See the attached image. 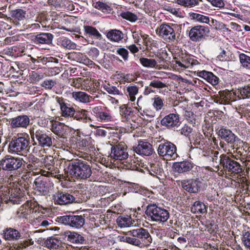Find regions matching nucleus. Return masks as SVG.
I'll return each instance as SVG.
<instances>
[{"instance_id": "4", "label": "nucleus", "mask_w": 250, "mask_h": 250, "mask_svg": "<svg viewBox=\"0 0 250 250\" xmlns=\"http://www.w3.org/2000/svg\"><path fill=\"white\" fill-rule=\"evenodd\" d=\"M219 165L226 173L238 174L243 171L242 167L235 160L233 155L230 156L226 154H221L219 157Z\"/></svg>"}, {"instance_id": "52", "label": "nucleus", "mask_w": 250, "mask_h": 250, "mask_svg": "<svg viewBox=\"0 0 250 250\" xmlns=\"http://www.w3.org/2000/svg\"><path fill=\"white\" fill-rule=\"evenodd\" d=\"M127 96L129 97V100L133 102L135 100V95L138 92V88L136 85L128 86L126 88Z\"/></svg>"}, {"instance_id": "47", "label": "nucleus", "mask_w": 250, "mask_h": 250, "mask_svg": "<svg viewBox=\"0 0 250 250\" xmlns=\"http://www.w3.org/2000/svg\"><path fill=\"white\" fill-rule=\"evenodd\" d=\"M139 61L141 64L146 67L153 68L157 66V62L154 59L142 57Z\"/></svg>"}, {"instance_id": "21", "label": "nucleus", "mask_w": 250, "mask_h": 250, "mask_svg": "<svg viewBox=\"0 0 250 250\" xmlns=\"http://www.w3.org/2000/svg\"><path fill=\"white\" fill-rule=\"evenodd\" d=\"M181 124L179 115L178 114L170 113L166 116L161 121L162 125L169 129H174Z\"/></svg>"}, {"instance_id": "38", "label": "nucleus", "mask_w": 250, "mask_h": 250, "mask_svg": "<svg viewBox=\"0 0 250 250\" xmlns=\"http://www.w3.org/2000/svg\"><path fill=\"white\" fill-rule=\"evenodd\" d=\"M235 94L238 95L239 99L250 98V83L238 88Z\"/></svg>"}, {"instance_id": "18", "label": "nucleus", "mask_w": 250, "mask_h": 250, "mask_svg": "<svg viewBox=\"0 0 250 250\" xmlns=\"http://www.w3.org/2000/svg\"><path fill=\"white\" fill-rule=\"evenodd\" d=\"M62 240H66L74 244H85L86 239L84 236L77 232L66 230L61 233Z\"/></svg>"}, {"instance_id": "29", "label": "nucleus", "mask_w": 250, "mask_h": 250, "mask_svg": "<svg viewBox=\"0 0 250 250\" xmlns=\"http://www.w3.org/2000/svg\"><path fill=\"white\" fill-rule=\"evenodd\" d=\"M197 74L198 76L205 79L212 85H217L219 83V78L211 72L205 70L198 71Z\"/></svg>"}, {"instance_id": "49", "label": "nucleus", "mask_w": 250, "mask_h": 250, "mask_svg": "<svg viewBox=\"0 0 250 250\" xmlns=\"http://www.w3.org/2000/svg\"><path fill=\"white\" fill-rule=\"evenodd\" d=\"M42 63L46 66L47 69H50L58 63V59L52 57L43 58L42 59Z\"/></svg>"}, {"instance_id": "41", "label": "nucleus", "mask_w": 250, "mask_h": 250, "mask_svg": "<svg viewBox=\"0 0 250 250\" xmlns=\"http://www.w3.org/2000/svg\"><path fill=\"white\" fill-rule=\"evenodd\" d=\"M191 211L195 213L203 214L207 212V207L202 202L196 201L191 207Z\"/></svg>"}, {"instance_id": "46", "label": "nucleus", "mask_w": 250, "mask_h": 250, "mask_svg": "<svg viewBox=\"0 0 250 250\" xmlns=\"http://www.w3.org/2000/svg\"><path fill=\"white\" fill-rule=\"evenodd\" d=\"M134 111L131 107H128L126 104H123L120 107V114L127 120L133 115Z\"/></svg>"}, {"instance_id": "8", "label": "nucleus", "mask_w": 250, "mask_h": 250, "mask_svg": "<svg viewBox=\"0 0 250 250\" xmlns=\"http://www.w3.org/2000/svg\"><path fill=\"white\" fill-rule=\"evenodd\" d=\"M29 137L27 133L18 134L14 136L10 142L8 147L9 151L18 154L26 150L29 146Z\"/></svg>"}, {"instance_id": "3", "label": "nucleus", "mask_w": 250, "mask_h": 250, "mask_svg": "<svg viewBox=\"0 0 250 250\" xmlns=\"http://www.w3.org/2000/svg\"><path fill=\"white\" fill-rule=\"evenodd\" d=\"M181 28L176 24L162 23L157 29L158 34L167 42H174L179 39Z\"/></svg>"}, {"instance_id": "22", "label": "nucleus", "mask_w": 250, "mask_h": 250, "mask_svg": "<svg viewBox=\"0 0 250 250\" xmlns=\"http://www.w3.org/2000/svg\"><path fill=\"white\" fill-rule=\"evenodd\" d=\"M234 93L228 90L220 91L214 95V101L218 104H227L233 100Z\"/></svg>"}, {"instance_id": "20", "label": "nucleus", "mask_w": 250, "mask_h": 250, "mask_svg": "<svg viewBox=\"0 0 250 250\" xmlns=\"http://www.w3.org/2000/svg\"><path fill=\"white\" fill-rule=\"evenodd\" d=\"M194 164L190 160H185L183 161L174 162L172 165L174 172L179 174L188 173L194 167Z\"/></svg>"}, {"instance_id": "25", "label": "nucleus", "mask_w": 250, "mask_h": 250, "mask_svg": "<svg viewBox=\"0 0 250 250\" xmlns=\"http://www.w3.org/2000/svg\"><path fill=\"white\" fill-rule=\"evenodd\" d=\"M62 236H61V233L49 237L44 241L42 246L49 249H59L60 247H62Z\"/></svg>"}, {"instance_id": "59", "label": "nucleus", "mask_w": 250, "mask_h": 250, "mask_svg": "<svg viewBox=\"0 0 250 250\" xmlns=\"http://www.w3.org/2000/svg\"><path fill=\"white\" fill-rule=\"evenodd\" d=\"M153 106L154 108L157 111L161 110L164 105V100L157 95L153 98Z\"/></svg>"}, {"instance_id": "14", "label": "nucleus", "mask_w": 250, "mask_h": 250, "mask_svg": "<svg viewBox=\"0 0 250 250\" xmlns=\"http://www.w3.org/2000/svg\"><path fill=\"white\" fill-rule=\"evenodd\" d=\"M182 188L190 193H197L203 188L204 184L199 178L189 179L181 181Z\"/></svg>"}, {"instance_id": "6", "label": "nucleus", "mask_w": 250, "mask_h": 250, "mask_svg": "<svg viewBox=\"0 0 250 250\" xmlns=\"http://www.w3.org/2000/svg\"><path fill=\"white\" fill-rule=\"evenodd\" d=\"M57 221L65 225H68L75 229H80L85 225L84 215L75 214L74 212L68 215L59 216L57 218Z\"/></svg>"}, {"instance_id": "9", "label": "nucleus", "mask_w": 250, "mask_h": 250, "mask_svg": "<svg viewBox=\"0 0 250 250\" xmlns=\"http://www.w3.org/2000/svg\"><path fill=\"white\" fill-rule=\"evenodd\" d=\"M30 134L34 145H38L43 147L52 146V138L45 131L33 128L30 130Z\"/></svg>"}, {"instance_id": "31", "label": "nucleus", "mask_w": 250, "mask_h": 250, "mask_svg": "<svg viewBox=\"0 0 250 250\" xmlns=\"http://www.w3.org/2000/svg\"><path fill=\"white\" fill-rule=\"evenodd\" d=\"M69 128L68 126L63 123L56 121L52 125V131L59 136L65 137L69 132Z\"/></svg>"}, {"instance_id": "15", "label": "nucleus", "mask_w": 250, "mask_h": 250, "mask_svg": "<svg viewBox=\"0 0 250 250\" xmlns=\"http://www.w3.org/2000/svg\"><path fill=\"white\" fill-rule=\"evenodd\" d=\"M126 150L127 147L125 144H118L112 146L110 156L113 159L123 162L128 159V154Z\"/></svg>"}, {"instance_id": "61", "label": "nucleus", "mask_w": 250, "mask_h": 250, "mask_svg": "<svg viewBox=\"0 0 250 250\" xmlns=\"http://www.w3.org/2000/svg\"><path fill=\"white\" fill-rule=\"evenodd\" d=\"M181 133L182 135L188 137L189 139L193 133V128L187 125H185L181 129Z\"/></svg>"}, {"instance_id": "32", "label": "nucleus", "mask_w": 250, "mask_h": 250, "mask_svg": "<svg viewBox=\"0 0 250 250\" xmlns=\"http://www.w3.org/2000/svg\"><path fill=\"white\" fill-rule=\"evenodd\" d=\"M60 141L62 142V146L61 147L64 150L70 152L74 149H77V138L76 137L73 136L70 137L68 140L65 137H62L60 140Z\"/></svg>"}, {"instance_id": "16", "label": "nucleus", "mask_w": 250, "mask_h": 250, "mask_svg": "<svg viewBox=\"0 0 250 250\" xmlns=\"http://www.w3.org/2000/svg\"><path fill=\"white\" fill-rule=\"evenodd\" d=\"M9 124L12 129L26 128L29 125V117L25 114L17 115L9 119Z\"/></svg>"}, {"instance_id": "48", "label": "nucleus", "mask_w": 250, "mask_h": 250, "mask_svg": "<svg viewBox=\"0 0 250 250\" xmlns=\"http://www.w3.org/2000/svg\"><path fill=\"white\" fill-rule=\"evenodd\" d=\"M77 145V149H81L82 150H85L86 149L87 146L89 144V139L88 138H81L80 136L76 137Z\"/></svg>"}, {"instance_id": "5", "label": "nucleus", "mask_w": 250, "mask_h": 250, "mask_svg": "<svg viewBox=\"0 0 250 250\" xmlns=\"http://www.w3.org/2000/svg\"><path fill=\"white\" fill-rule=\"evenodd\" d=\"M145 213L151 220L156 222H165L169 217V213L167 209L158 207L155 204H149L146 207Z\"/></svg>"}, {"instance_id": "55", "label": "nucleus", "mask_w": 250, "mask_h": 250, "mask_svg": "<svg viewBox=\"0 0 250 250\" xmlns=\"http://www.w3.org/2000/svg\"><path fill=\"white\" fill-rule=\"evenodd\" d=\"M117 54L120 56L125 62H127L129 60V51L124 47L118 48L116 50Z\"/></svg>"}, {"instance_id": "54", "label": "nucleus", "mask_w": 250, "mask_h": 250, "mask_svg": "<svg viewBox=\"0 0 250 250\" xmlns=\"http://www.w3.org/2000/svg\"><path fill=\"white\" fill-rule=\"evenodd\" d=\"M239 60L244 67L250 69V57L242 53L239 55Z\"/></svg>"}, {"instance_id": "2", "label": "nucleus", "mask_w": 250, "mask_h": 250, "mask_svg": "<svg viewBox=\"0 0 250 250\" xmlns=\"http://www.w3.org/2000/svg\"><path fill=\"white\" fill-rule=\"evenodd\" d=\"M149 238L151 239L148 230L143 228H140L128 231L125 235L122 236L120 239L122 241L141 247L144 244L140 239L149 241Z\"/></svg>"}, {"instance_id": "53", "label": "nucleus", "mask_w": 250, "mask_h": 250, "mask_svg": "<svg viewBox=\"0 0 250 250\" xmlns=\"http://www.w3.org/2000/svg\"><path fill=\"white\" fill-rule=\"evenodd\" d=\"M120 15L123 19L128 20L131 22H135L138 19L136 15L129 11L122 12L120 13Z\"/></svg>"}, {"instance_id": "19", "label": "nucleus", "mask_w": 250, "mask_h": 250, "mask_svg": "<svg viewBox=\"0 0 250 250\" xmlns=\"http://www.w3.org/2000/svg\"><path fill=\"white\" fill-rule=\"evenodd\" d=\"M90 116L99 122H107L110 120L111 117L110 113L106 109L101 106H98L92 108L90 112Z\"/></svg>"}, {"instance_id": "11", "label": "nucleus", "mask_w": 250, "mask_h": 250, "mask_svg": "<svg viewBox=\"0 0 250 250\" xmlns=\"http://www.w3.org/2000/svg\"><path fill=\"white\" fill-rule=\"evenodd\" d=\"M216 133L219 138L230 145L232 149H234L242 143L241 140L231 130L224 126H222L219 129H216Z\"/></svg>"}, {"instance_id": "26", "label": "nucleus", "mask_w": 250, "mask_h": 250, "mask_svg": "<svg viewBox=\"0 0 250 250\" xmlns=\"http://www.w3.org/2000/svg\"><path fill=\"white\" fill-rule=\"evenodd\" d=\"M124 183L125 187L126 188L128 192L139 193L146 196L149 194L148 190L138 184L129 182H125Z\"/></svg>"}, {"instance_id": "34", "label": "nucleus", "mask_w": 250, "mask_h": 250, "mask_svg": "<svg viewBox=\"0 0 250 250\" xmlns=\"http://www.w3.org/2000/svg\"><path fill=\"white\" fill-rule=\"evenodd\" d=\"M83 28L84 35L86 38L89 37L100 40L102 39V35L95 27L90 25H84Z\"/></svg>"}, {"instance_id": "42", "label": "nucleus", "mask_w": 250, "mask_h": 250, "mask_svg": "<svg viewBox=\"0 0 250 250\" xmlns=\"http://www.w3.org/2000/svg\"><path fill=\"white\" fill-rule=\"evenodd\" d=\"M122 164V167L125 169L136 171H139L140 169L142 170L137 166V164H136L134 160L132 161L131 157L129 158V160L127 159L125 161H123Z\"/></svg>"}, {"instance_id": "64", "label": "nucleus", "mask_w": 250, "mask_h": 250, "mask_svg": "<svg viewBox=\"0 0 250 250\" xmlns=\"http://www.w3.org/2000/svg\"><path fill=\"white\" fill-rule=\"evenodd\" d=\"M29 78L30 83H32L39 82L42 79L41 75L35 71L30 73Z\"/></svg>"}, {"instance_id": "58", "label": "nucleus", "mask_w": 250, "mask_h": 250, "mask_svg": "<svg viewBox=\"0 0 250 250\" xmlns=\"http://www.w3.org/2000/svg\"><path fill=\"white\" fill-rule=\"evenodd\" d=\"M9 49L11 50L10 51L12 56H22L23 54L24 55L25 54L24 49H23L22 47L20 46H13Z\"/></svg>"}, {"instance_id": "43", "label": "nucleus", "mask_w": 250, "mask_h": 250, "mask_svg": "<svg viewBox=\"0 0 250 250\" xmlns=\"http://www.w3.org/2000/svg\"><path fill=\"white\" fill-rule=\"evenodd\" d=\"M94 7L105 14H110L113 10L110 5L100 1H97L94 3Z\"/></svg>"}, {"instance_id": "1", "label": "nucleus", "mask_w": 250, "mask_h": 250, "mask_svg": "<svg viewBox=\"0 0 250 250\" xmlns=\"http://www.w3.org/2000/svg\"><path fill=\"white\" fill-rule=\"evenodd\" d=\"M65 173L72 178L86 179L92 174V170L88 163L82 159H74L69 161L64 168Z\"/></svg>"}, {"instance_id": "63", "label": "nucleus", "mask_w": 250, "mask_h": 250, "mask_svg": "<svg viewBox=\"0 0 250 250\" xmlns=\"http://www.w3.org/2000/svg\"><path fill=\"white\" fill-rule=\"evenodd\" d=\"M62 70V67L54 66L49 69H47L45 72L47 73L49 76H53L60 73Z\"/></svg>"}, {"instance_id": "60", "label": "nucleus", "mask_w": 250, "mask_h": 250, "mask_svg": "<svg viewBox=\"0 0 250 250\" xmlns=\"http://www.w3.org/2000/svg\"><path fill=\"white\" fill-rule=\"evenodd\" d=\"M242 240L244 246L250 250V230L243 231Z\"/></svg>"}, {"instance_id": "24", "label": "nucleus", "mask_w": 250, "mask_h": 250, "mask_svg": "<svg viewBox=\"0 0 250 250\" xmlns=\"http://www.w3.org/2000/svg\"><path fill=\"white\" fill-rule=\"evenodd\" d=\"M56 99L60 106L62 115L65 117H70L72 113H74V108L72 105L62 97H57Z\"/></svg>"}, {"instance_id": "7", "label": "nucleus", "mask_w": 250, "mask_h": 250, "mask_svg": "<svg viewBox=\"0 0 250 250\" xmlns=\"http://www.w3.org/2000/svg\"><path fill=\"white\" fill-rule=\"evenodd\" d=\"M54 184L51 179L45 176L40 175L33 182V189L39 195H47L52 190Z\"/></svg>"}, {"instance_id": "51", "label": "nucleus", "mask_w": 250, "mask_h": 250, "mask_svg": "<svg viewBox=\"0 0 250 250\" xmlns=\"http://www.w3.org/2000/svg\"><path fill=\"white\" fill-rule=\"evenodd\" d=\"M23 198V196L21 195L20 193L16 192L15 190L14 192L12 191L9 196V200L13 204H20Z\"/></svg>"}, {"instance_id": "12", "label": "nucleus", "mask_w": 250, "mask_h": 250, "mask_svg": "<svg viewBox=\"0 0 250 250\" xmlns=\"http://www.w3.org/2000/svg\"><path fill=\"white\" fill-rule=\"evenodd\" d=\"M176 146L170 142L167 141L159 145L158 153L167 160H174L178 157Z\"/></svg>"}, {"instance_id": "50", "label": "nucleus", "mask_w": 250, "mask_h": 250, "mask_svg": "<svg viewBox=\"0 0 250 250\" xmlns=\"http://www.w3.org/2000/svg\"><path fill=\"white\" fill-rule=\"evenodd\" d=\"M20 182L21 188H23L25 190H27L29 187H30V185L32 183V179L29 174H25L22 176Z\"/></svg>"}, {"instance_id": "57", "label": "nucleus", "mask_w": 250, "mask_h": 250, "mask_svg": "<svg viewBox=\"0 0 250 250\" xmlns=\"http://www.w3.org/2000/svg\"><path fill=\"white\" fill-rule=\"evenodd\" d=\"M104 89L106 90L109 94L112 95H122L120 91L115 86H113L109 83L107 84L102 85Z\"/></svg>"}, {"instance_id": "33", "label": "nucleus", "mask_w": 250, "mask_h": 250, "mask_svg": "<svg viewBox=\"0 0 250 250\" xmlns=\"http://www.w3.org/2000/svg\"><path fill=\"white\" fill-rule=\"evenodd\" d=\"M3 237L5 240L9 241L18 240L22 238L21 232L12 228H8L3 230Z\"/></svg>"}, {"instance_id": "28", "label": "nucleus", "mask_w": 250, "mask_h": 250, "mask_svg": "<svg viewBox=\"0 0 250 250\" xmlns=\"http://www.w3.org/2000/svg\"><path fill=\"white\" fill-rule=\"evenodd\" d=\"M26 15V11L21 9H15L10 12L12 20L16 26L21 25L23 23V21L25 19Z\"/></svg>"}, {"instance_id": "35", "label": "nucleus", "mask_w": 250, "mask_h": 250, "mask_svg": "<svg viewBox=\"0 0 250 250\" xmlns=\"http://www.w3.org/2000/svg\"><path fill=\"white\" fill-rule=\"evenodd\" d=\"M106 37L111 41L119 42L124 38L123 32L117 29H110L106 32Z\"/></svg>"}, {"instance_id": "27", "label": "nucleus", "mask_w": 250, "mask_h": 250, "mask_svg": "<svg viewBox=\"0 0 250 250\" xmlns=\"http://www.w3.org/2000/svg\"><path fill=\"white\" fill-rule=\"evenodd\" d=\"M188 140L190 143H193L196 148L204 147L207 145L206 139L199 132L193 131Z\"/></svg>"}, {"instance_id": "13", "label": "nucleus", "mask_w": 250, "mask_h": 250, "mask_svg": "<svg viewBox=\"0 0 250 250\" xmlns=\"http://www.w3.org/2000/svg\"><path fill=\"white\" fill-rule=\"evenodd\" d=\"M209 32L208 26L197 25L191 28L188 33V37L192 42H201L208 36Z\"/></svg>"}, {"instance_id": "44", "label": "nucleus", "mask_w": 250, "mask_h": 250, "mask_svg": "<svg viewBox=\"0 0 250 250\" xmlns=\"http://www.w3.org/2000/svg\"><path fill=\"white\" fill-rule=\"evenodd\" d=\"M191 61H193V58L189 55H186L182 58L181 61H176V63L180 67L187 68L191 67Z\"/></svg>"}, {"instance_id": "40", "label": "nucleus", "mask_w": 250, "mask_h": 250, "mask_svg": "<svg viewBox=\"0 0 250 250\" xmlns=\"http://www.w3.org/2000/svg\"><path fill=\"white\" fill-rule=\"evenodd\" d=\"M116 222L121 228L128 227L133 224L131 216L128 215L119 216L116 220Z\"/></svg>"}, {"instance_id": "23", "label": "nucleus", "mask_w": 250, "mask_h": 250, "mask_svg": "<svg viewBox=\"0 0 250 250\" xmlns=\"http://www.w3.org/2000/svg\"><path fill=\"white\" fill-rule=\"evenodd\" d=\"M70 117L84 123H89L94 121L93 117L90 116V111L83 109H80L78 110L74 109V113H72Z\"/></svg>"}, {"instance_id": "10", "label": "nucleus", "mask_w": 250, "mask_h": 250, "mask_svg": "<svg viewBox=\"0 0 250 250\" xmlns=\"http://www.w3.org/2000/svg\"><path fill=\"white\" fill-rule=\"evenodd\" d=\"M80 194L78 190L71 192L58 191L54 195V199L56 204L59 205H66L72 203H78L80 198L78 195Z\"/></svg>"}, {"instance_id": "37", "label": "nucleus", "mask_w": 250, "mask_h": 250, "mask_svg": "<svg viewBox=\"0 0 250 250\" xmlns=\"http://www.w3.org/2000/svg\"><path fill=\"white\" fill-rule=\"evenodd\" d=\"M144 40L146 41V50L151 53H155L158 49V43L157 41L148 38L146 35H141Z\"/></svg>"}, {"instance_id": "36", "label": "nucleus", "mask_w": 250, "mask_h": 250, "mask_svg": "<svg viewBox=\"0 0 250 250\" xmlns=\"http://www.w3.org/2000/svg\"><path fill=\"white\" fill-rule=\"evenodd\" d=\"M148 170L150 174L154 176H162L164 173L162 164L159 162L151 163L149 167H148Z\"/></svg>"}, {"instance_id": "56", "label": "nucleus", "mask_w": 250, "mask_h": 250, "mask_svg": "<svg viewBox=\"0 0 250 250\" xmlns=\"http://www.w3.org/2000/svg\"><path fill=\"white\" fill-rule=\"evenodd\" d=\"M153 54H154L155 57L157 59L158 62L160 63L164 62L167 58L168 56L166 50L162 49L158 50L156 51V52L153 53Z\"/></svg>"}, {"instance_id": "17", "label": "nucleus", "mask_w": 250, "mask_h": 250, "mask_svg": "<svg viewBox=\"0 0 250 250\" xmlns=\"http://www.w3.org/2000/svg\"><path fill=\"white\" fill-rule=\"evenodd\" d=\"M53 38L54 35L50 33L40 32L30 36L31 42L38 45L41 44L50 45L52 44Z\"/></svg>"}, {"instance_id": "39", "label": "nucleus", "mask_w": 250, "mask_h": 250, "mask_svg": "<svg viewBox=\"0 0 250 250\" xmlns=\"http://www.w3.org/2000/svg\"><path fill=\"white\" fill-rule=\"evenodd\" d=\"M72 94V97L75 100L83 103L90 102V99L92 98L87 93L82 91L73 92Z\"/></svg>"}, {"instance_id": "30", "label": "nucleus", "mask_w": 250, "mask_h": 250, "mask_svg": "<svg viewBox=\"0 0 250 250\" xmlns=\"http://www.w3.org/2000/svg\"><path fill=\"white\" fill-rule=\"evenodd\" d=\"M135 151L140 155L149 156L152 154L153 148L150 143L147 142L140 141Z\"/></svg>"}, {"instance_id": "62", "label": "nucleus", "mask_w": 250, "mask_h": 250, "mask_svg": "<svg viewBox=\"0 0 250 250\" xmlns=\"http://www.w3.org/2000/svg\"><path fill=\"white\" fill-rule=\"evenodd\" d=\"M88 55L93 60L96 61L97 57L100 54V51L96 47H92L87 52Z\"/></svg>"}, {"instance_id": "45", "label": "nucleus", "mask_w": 250, "mask_h": 250, "mask_svg": "<svg viewBox=\"0 0 250 250\" xmlns=\"http://www.w3.org/2000/svg\"><path fill=\"white\" fill-rule=\"evenodd\" d=\"M59 42L62 47L67 49H74L77 46L76 43L66 37L61 38Z\"/></svg>"}]
</instances>
